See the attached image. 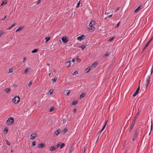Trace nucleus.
<instances>
[{"label": "nucleus", "instance_id": "f257e3e1", "mask_svg": "<svg viewBox=\"0 0 153 153\" xmlns=\"http://www.w3.org/2000/svg\"><path fill=\"white\" fill-rule=\"evenodd\" d=\"M6 123L9 126H10L14 124V120L13 117H9L6 121Z\"/></svg>", "mask_w": 153, "mask_h": 153}, {"label": "nucleus", "instance_id": "f03ea898", "mask_svg": "<svg viewBox=\"0 0 153 153\" xmlns=\"http://www.w3.org/2000/svg\"><path fill=\"white\" fill-rule=\"evenodd\" d=\"M97 65V63L96 62L92 64L91 66H89L85 69V72L86 73H88L93 66H94V67H95Z\"/></svg>", "mask_w": 153, "mask_h": 153}, {"label": "nucleus", "instance_id": "7ed1b4c3", "mask_svg": "<svg viewBox=\"0 0 153 153\" xmlns=\"http://www.w3.org/2000/svg\"><path fill=\"white\" fill-rule=\"evenodd\" d=\"M20 97L18 96H16L13 99L12 102L15 104H17L20 101Z\"/></svg>", "mask_w": 153, "mask_h": 153}, {"label": "nucleus", "instance_id": "20e7f679", "mask_svg": "<svg viewBox=\"0 0 153 153\" xmlns=\"http://www.w3.org/2000/svg\"><path fill=\"white\" fill-rule=\"evenodd\" d=\"M150 78L151 77L149 76H148L147 78L146 82V87H148V85H149L150 82Z\"/></svg>", "mask_w": 153, "mask_h": 153}, {"label": "nucleus", "instance_id": "39448f33", "mask_svg": "<svg viewBox=\"0 0 153 153\" xmlns=\"http://www.w3.org/2000/svg\"><path fill=\"white\" fill-rule=\"evenodd\" d=\"M138 136L137 133V131H135L134 133L133 136L132 140L134 141L137 138V137Z\"/></svg>", "mask_w": 153, "mask_h": 153}, {"label": "nucleus", "instance_id": "423d86ee", "mask_svg": "<svg viewBox=\"0 0 153 153\" xmlns=\"http://www.w3.org/2000/svg\"><path fill=\"white\" fill-rule=\"evenodd\" d=\"M137 118L136 117H135L134 120L131 123V124L130 125V127H131V130H132L133 128L135 123L136 120L137 119Z\"/></svg>", "mask_w": 153, "mask_h": 153}, {"label": "nucleus", "instance_id": "0eeeda50", "mask_svg": "<svg viewBox=\"0 0 153 153\" xmlns=\"http://www.w3.org/2000/svg\"><path fill=\"white\" fill-rule=\"evenodd\" d=\"M140 90V86L139 85L137 88V89L135 92L133 94V96L134 97H135L138 93Z\"/></svg>", "mask_w": 153, "mask_h": 153}, {"label": "nucleus", "instance_id": "6e6552de", "mask_svg": "<svg viewBox=\"0 0 153 153\" xmlns=\"http://www.w3.org/2000/svg\"><path fill=\"white\" fill-rule=\"evenodd\" d=\"M85 38L84 35H82L77 37V40L79 41H81L83 39Z\"/></svg>", "mask_w": 153, "mask_h": 153}, {"label": "nucleus", "instance_id": "1a4fd4ad", "mask_svg": "<svg viewBox=\"0 0 153 153\" xmlns=\"http://www.w3.org/2000/svg\"><path fill=\"white\" fill-rule=\"evenodd\" d=\"M37 137V135L36 134L34 133H33L31 134L30 138L31 139H34L36 138Z\"/></svg>", "mask_w": 153, "mask_h": 153}, {"label": "nucleus", "instance_id": "9d476101", "mask_svg": "<svg viewBox=\"0 0 153 153\" xmlns=\"http://www.w3.org/2000/svg\"><path fill=\"white\" fill-rule=\"evenodd\" d=\"M62 42L64 43H66L68 41V40L67 39L66 37L65 36L62 37Z\"/></svg>", "mask_w": 153, "mask_h": 153}, {"label": "nucleus", "instance_id": "9b49d317", "mask_svg": "<svg viewBox=\"0 0 153 153\" xmlns=\"http://www.w3.org/2000/svg\"><path fill=\"white\" fill-rule=\"evenodd\" d=\"M107 123H108V120H106L104 122V124L101 129L102 131H103V130L106 127V126L107 125Z\"/></svg>", "mask_w": 153, "mask_h": 153}, {"label": "nucleus", "instance_id": "f8f14e48", "mask_svg": "<svg viewBox=\"0 0 153 153\" xmlns=\"http://www.w3.org/2000/svg\"><path fill=\"white\" fill-rule=\"evenodd\" d=\"M60 130L58 129L57 130H56L54 134L55 136V135H56V136H57L60 133Z\"/></svg>", "mask_w": 153, "mask_h": 153}, {"label": "nucleus", "instance_id": "ddd939ff", "mask_svg": "<svg viewBox=\"0 0 153 153\" xmlns=\"http://www.w3.org/2000/svg\"><path fill=\"white\" fill-rule=\"evenodd\" d=\"M95 22L94 20L91 21L89 24V26L95 25Z\"/></svg>", "mask_w": 153, "mask_h": 153}, {"label": "nucleus", "instance_id": "4468645a", "mask_svg": "<svg viewBox=\"0 0 153 153\" xmlns=\"http://www.w3.org/2000/svg\"><path fill=\"white\" fill-rule=\"evenodd\" d=\"M94 26L95 25H92L91 26H89V27L88 28L90 30H94L95 29V27H94Z\"/></svg>", "mask_w": 153, "mask_h": 153}, {"label": "nucleus", "instance_id": "2eb2a0df", "mask_svg": "<svg viewBox=\"0 0 153 153\" xmlns=\"http://www.w3.org/2000/svg\"><path fill=\"white\" fill-rule=\"evenodd\" d=\"M6 32L5 30H0V37H1Z\"/></svg>", "mask_w": 153, "mask_h": 153}, {"label": "nucleus", "instance_id": "dca6fc26", "mask_svg": "<svg viewBox=\"0 0 153 153\" xmlns=\"http://www.w3.org/2000/svg\"><path fill=\"white\" fill-rule=\"evenodd\" d=\"M11 91V89L9 88H6L5 89V91L7 93H9Z\"/></svg>", "mask_w": 153, "mask_h": 153}, {"label": "nucleus", "instance_id": "f3484780", "mask_svg": "<svg viewBox=\"0 0 153 153\" xmlns=\"http://www.w3.org/2000/svg\"><path fill=\"white\" fill-rule=\"evenodd\" d=\"M44 146H45V145L44 144L42 143L40 144L39 145L38 148H41V149H42L44 147Z\"/></svg>", "mask_w": 153, "mask_h": 153}, {"label": "nucleus", "instance_id": "a211bd4d", "mask_svg": "<svg viewBox=\"0 0 153 153\" xmlns=\"http://www.w3.org/2000/svg\"><path fill=\"white\" fill-rule=\"evenodd\" d=\"M24 28V27H19L18 29H17L16 31V32H19V31H21L23 28Z\"/></svg>", "mask_w": 153, "mask_h": 153}, {"label": "nucleus", "instance_id": "6ab92c4d", "mask_svg": "<svg viewBox=\"0 0 153 153\" xmlns=\"http://www.w3.org/2000/svg\"><path fill=\"white\" fill-rule=\"evenodd\" d=\"M150 41H149L147 43V44L144 47V48L143 49L144 50L145 48H146L148 47V46H149V45L150 43Z\"/></svg>", "mask_w": 153, "mask_h": 153}, {"label": "nucleus", "instance_id": "aec40b11", "mask_svg": "<svg viewBox=\"0 0 153 153\" xmlns=\"http://www.w3.org/2000/svg\"><path fill=\"white\" fill-rule=\"evenodd\" d=\"M30 70V68H26L24 70V72L25 74L28 73Z\"/></svg>", "mask_w": 153, "mask_h": 153}, {"label": "nucleus", "instance_id": "412c9836", "mask_svg": "<svg viewBox=\"0 0 153 153\" xmlns=\"http://www.w3.org/2000/svg\"><path fill=\"white\" fill-rule=\"evenodd\" d=\"M7 4V1L3 0L1 3V6H2L4 4Z\"/></svg>", "mask_w": 153, "mask_h": 153}, {"label": "nucleus", "instance_id": "4be33fe9", "mask_svg": "<svg viewBox=\"0 0 153 153\" xmlns=\"http://www.w3.org/2000/svg\"><path fill=\"white\" fill-rule=\"evenodd\" d=\"M66 65L68 67L70 66L71 65V61L67 62L66 63Z\"/></svg>", "mask_w": 153, "mask_h": 153}, {"label": "nucleus", "instance_id": "5701e85b", "mask_svg": "<svg viewBox=\"0 0 153 153\" xmlns=\"http://www.w3.org/2000/svg\"><path fill=\"white\" fill-rule=\"evenodd\" d=\"M16 25L15 24H14L12 25L11 27L7 29V30H10L13 27H14Z\"/></svg>", "mask_w": 153, "mask_h": 153}, {"label": "nucleus", "instance_id": "b1692460", "mask_svg": "<svg viewBox=\"0 0 153 153\" xmlns=\"http://www.w3.org/2000/svg\"><path fill=\"white\" fill-rule=\"evenodd\" d=\"M78 47L81 48L82 50H83L85 48V46L84 45H81L80 46Z\"/></svg>", "mask_w": 153, "mask_h": 153}, {"label": "nucleus", "instance_id": "393cba45", "mask_svg": "<svg viewBox=\"0 0 153 153\" xmlns=\"http://www.w3.org/2000/svg\"><path fill=\"white\" fill-rule=\"evenodd\" d=\"M57 79L56 77L52 79V80L53 81V83H54L55 82H56V81Z\"/></svg>", "mask_w": 153, "mask_h": 153}, {"label": "nucleus", "instance_id": "a878e982", "mask_svg": "<svg viewBox=\"0 0 153 153\" xmlns=\"http://www.w3.org/2000/svg\"><path fill=\"white\" fill-rule=\"evenodd\" d=\"M140 9V7L139 6L135 10L134 12L137 13Z\"/></svg>", "mask_w": 153, "mask_h": 153}, {"label": "nucleus", "instance_id": "bb28decb", "mask_svg": "<svg viewBox=\"0 0 153 153\" xmlns=\"http://www.w3.org/2000/svg\"><path fill=\"white\" fill-rule=\"evenodd\" d=\"M45 39H46V41L45 42V43H46L50 39V37H45Z\"/></svg>", "mask_w": 153, "mask_h": 153}, {"label": "nucleus", "instance_id": "cd10ccee", "mask_svg": "<svg viewBox=\"0 0 153 153\" xmlns=\"http://www.w3.org/2000/svg\"><path fill=\"white\" fill-rule=\"evenodd\" d=\"M85 96V93L81 94L80 96V98H83Z\"/></svg>", "mask_w": 153, "mask_h": 153}, {"label": "nucleus", "instance_id": "c85d7f7f", "mask_svg": "<svg viewBox=\"0 0 153 153\" xmlns=\"http://www.w3.org/2000/svg\"><path fill=\"white\" fill-rule=\"evenodd\" d=\"M38 51V50L37 49H34V50L32 51H31V53H36V52H37Z\"/></svg>", "mask_w": 153, "mask_h": 153}, {"label": "nucleus", "instance_id": "c756f323", "mask_svg": "<svg viewBox=\"0 0 153 153\" xmlns=\"http://www.w3.org/2000/svg\"><path fill=\"white\" fill-rule=\"evenodd\" d=\"M77 103L78 102L74 100L72 102V104L73 105H75L77 104Z\"/></svg>", "mask_w": 153, "mask_h": 153}, {"label": "nucleus", "instance_id": "7c9ffc66", "mask_svg": "<svg viewBox=\"0 0 153 153\" xmlns=\"http://www.w3.org/2000/svg\"><path fill=\"white\" fill-rule=\"evenodd\" d=\"M55 149L54 148V146H52L50 148V150L51 151H53L54 150H55Z\"/></svg>", "mask_w": 153, "mask_h": 153}, {"label": "nucleus", "instance_id": "2f4dec72", "mask_svg": "<svg viewBox=\"0 0 153 153\" xmlns=\"http://www.w3.org/2000/svg\"><path fill=\"white\" fill-rule=\"evenodd\" d=\"M67 131V129L66 128H65L63 130L62 132L64 133V134H65L66 133Z\"/></svg>", "mask_w": 153, "mask_h": 153}, {"label": "nucleus", "instance_id": "473e14b6", "mask_svg": "<svg viewBox=\"0 0 153 153\" xmlns=\"http://www.w3.org/2000/svg\"><path fill=\"white\" fill-rule=\"evenodd\" d=\"M110 53L107 52L105 54L104 56L105 57H107L110 54Z\"/></svg>", "mask_w": 153, "mask_h": 153}, {"label": "nucleus", "instance_id": "72a5a7b5", "mask_svg": "<svg viewBox=\"0 0 153 153\" xmlns=\"http://www.w3.org/2000/svg\"><path fill=\"white\" fill-rule=\"evenodd\" d=\"M103 131H102V129H101V130L99 132V136H98V137L97 138V140H98V139H99L100 135V134H101V133Z\"/></svg>", "mask_w": 153, "mask_h": 153}, {"label": "nucleus", "instance_id": "f704fd0d", "mask_svg": "<svg viewBox=\"0 0 153 153\" xmlns=\"http://www.w3.org/2000/svg\"><path fill=\"white\" fill-rule=\"evenodd\" d=\"M114 37H112L111 38H110L109 40H108V41L109 42H111L113 40V39H114Z\"/></svg>", "mask_w": 153, "mask_h": 153}, {"label": "nucleus", "instance_id": "c9c22d12", "mask_svg": "<svg viewBox=\"0 0 153 153\" xmlns=\"http://www.w3.org/2000/svg\"><path fill=\"white\" fill-rule=\"evenodd\" d=\"M65 144L63 143H61V145L60 146V149H62L63 147L65 146Z\"/></svg>", "mask_w": 153, "mask_h": 153}, {"label": "nucleus", "instance_id": "e433bc0d", "mask_svg": "<svg viewBox=\"0 0 153 153\" xmlns=\"http://www.w3.org/2000/svg\"><path fill=\"white\" fill-rule=\"evenodd\" d=\"M120 23V22H119L118 23V24L117 25H115V28H117V27H118V26L119 25Z\"/></svg>", "mask_w": 153, "mask_h": 153}, {"label": "nucleus", "instance_id": "4c0bfd02", "mask_svg": "<svg viewBox=\"0 0 153 153\" xmlns=\"http://www.w3.org/2000/svg\"><path fill=\"white\" fill-rule=\"evenodd\" d=\"M54 109V107H53L51 108L50 110V111L51 112L53 111Z\"/></svg>", "mask_w": 153, "mask_h": 153}, {"label": "nucleus", "instance_id": "58836bf2", "mask_svg": "<svg viewBox=\"0 0 153 153\" xmlns=\"http://www.w3.org/2000/svg\"><path fill=\"white\" fill-rule=\"evenodd\" d=\"M78 72L77 71H75L72 73V75H75L76 74H78Z\"/></svg>", "mask_w": 153, "mask_h": 153}, {"label": "nucleus", "instance_id": "ea45409f", "mask_svg": "<svg viewBox=\"0 0 153 153\" xmlns=\"http://www.w3.org/2000/svg\"><path fill=\"white\" fill-rule=\"evenodd\" d=\"M80 4V1H79L78 2V3L77 4V6H76V8H78L79 7V5Z\"/></svg>", "mask_w": 153, "mask_h": 153}, {"label": "nucleus", "instance_id": "a19ab883", "mask_svg": "<svg viewBox=\"0 0 153 153\" xmlns=\"http://www.w3.org/2000/svg\"><path fill=\"white\" fill-rule=\"evenodd\" d=\"M5 131H6V132L5 133V134H7V133L8 131V129L7 128H5L4 130V132H5Z\"/></svg>", "mask_w": 153, "mask_h": 153}, {"label": "nucleus", "instance_id": "79ce46f5", "mask_svg": "<svg viewBox=\"0 0 153 153\" xmlns=\"http://www.w3.org/2000/svg\"><path fill=\"white\" fill-rule=\"evenodd\" d=\"M32 82H30L28 84V86L29 87H30L32 85Z\"/></svg>", "mask_w": 153, "mask_h": 153}, {"label": "nucleus", "instance_id": "37998d69", "mask_svg": "<svg viewBox=\"0 0 153 153\" xmlns=\"http://www.w3.org/2000/svg\"><path fill=\"white\" fill-rule=\"evenodd\" d=\"M49 92H50L49 95H50L51 94L53 93V90L52 89H51L50 90Z\"/></svg>", "mask_w": 153, "mask_h": 153}, {"label": "nucleus", "instance_id": "c03bdc74", "mask_svg": "<svg viewBox=\"0 0 153 153\" xmlns=\"http://www.w3.org/2000/svg\"><path fill=\"white\" fill-rule=\"evenodd\" d=\"M6 143L7 145L8 146H10V143L9 142L8 140L6 141Z\"/></svg>", "mask_w": 153, "mask_h": 153}, {"label": "nucleus", "instance_id": "a18cd8bd", "mask_svg": "<svg viewBox=\"0 0 153 153\" xmlns=\"http://www.w3.org/2000/svg\"><path fill=\"white\" fill-rule=\"evenodd\" d=\"M26 59V58L25 57H24L23 58L22 62H25Z\"/></svg>", "mask_w": 153, "mask_h": 153}, {"label": "nucleus", "instance_id": "49530a36", "mask_svg": "<svg viewBox=\"0 0 153 153\" xmlns=\"http://www.w3.org/2000/svg\"><path fill=\"white\" fill-rule=\"evenodd\" d=\"M36 145V142H35V141L33 142V143H32V145H33V146H35Z\"/></svg>", "mask_w": 153, "mask_h": 153}, {"label": "nucleus", "instance_id": "de8ad7c7", "mask_svg": "<svg viewBox=\"0 0 153 153\" xmlns=\"http://www.w3.org/2000/svg\"><path fill=\"white\" fill-rule=\"evenodd\" d=\"M42 0H38L36 2V4H39Z\"/></svg>", "mask_w": 153, "mask_h": 153}, {"label": "nucleus", "instance_id": "09e8293b", "mask_svg": "<svg viewBox=\"0 0 153 153\" xmlns=\"http://www.w3.org/2000/svg\"><path fill=\"white\" fill-rule=\"evenodd\" d=\"M61 146V144L59 143L57 145V148H58L59 147H60Z\"/></svg>", "mask_w": 153, "mask_h": 153}, {"label": "nucleus", "instance_id": "8fccbe9b", "mask_svg": "<svg viewBox=\"0 0 153 153\" xmlns=\"http://www.w3.org/2000/svg\"><path fill=\"white\" fill-rule=\"evenodd\" d=\"M152 122L151 125V130H152ZM150 132H150L149 134H150Z\"/></svg>", "mask_w": 153, "mask_h": 153}, {"label": "nucleus", "instance_id": "3c124183", "mask_svg": "<svg viewBox=\"0 0 153 153\" xmlns=\"http://www.w3.org/2000/svg\"><path fill=\"white\" fill-rule=\"evenodd\" d=\"M9 71L10 72V73H12L13 71L12 69L10 68L9 69Z\"/></svg>", "mask_w": 153, "mask_h": 153}, {"label": "nucleus", "instance_id": "603ef678", "mask_svg": "<svg viewBox=\"0 0 153 153\" xmlns=\"http://www.w3.org/2000/svg\"><path fill=\"white\" fill-rule=\"evenodd\" d=\"M153 39V36L149 40V41H150V42H151V41Z\"/></svg>", "mask_w": 153, "mask_h": 153}, {"label": "nucleus", "instance_id": "864d4df0", "mask_svg": "<svg viewBox=\"0 0 153 153\" xmlns=\"http://www.w3.org/2000/svg\"><path fill=\"white\" fill-rule=\"evenodd\" d=\"M153 39V36L149 40V41H150V42H151V41Z\"/></svg>", "mask_w": 153, "mask_h": 153}, {"label": "nucleus", "instance_id": "5fc2aeb1", "mask_svg": "<svg viewBox=\"0 0 153 153\" xmlns=\"http://www.w3.org/2000/svg\"><path fill=\"white\" fill-rule=\"evenodd\" d=\"M76 61L79 62L80 61V59L77 58L76 59Z\"/></svg>", "mask_w": 153, "mask_h": 153}, {"label": "nucleus", "instance_id": "6e6d98bb", "mask_svg": "<svg viewBox=\"0 0 153 153\" xmlns=\"http://www.w3.org/2000/svg\"><path fill=\"white\" fill-rule=\"evenodd\" d=\"M119 8H120V7H117L116 10V11H118L119 9Z\"/></svg>", "mask_w": 153, "mask_h": 153}, {"label": "nucleus", "instance_id": "4d7b16f0", "mask_svg": "<svg viewBox=\"0 0 153 153\" xmlns=\"http://www.w3.org/2000/svg\"><path fill=\"white\" fill-rule=\"evenodd\" d=\"M76 108H74L73 110L74 112L76 113Z\"/></svg>", "mask_w": 153, "mask_h": 153}, {"label": "nucleus", "instance_id": "13d9d810", "mask_svg": "<svg viewBox=\"0 0 153 153\" xmlns=\"http://www.w3.org/2000/svg\"><path fill=\"white\" fill-rule=\"evenodd\" d=\"M75 59H74V58H73V59H72V62H74V61H75Z\"/></svg>", "mask_w": 153, "mask_h": 153}, {"label": "nucleus", "instance_id": "bf43d9fd", "mask_svg": "<svg viewBox=\"0 0 153 153\" xmlns=\"http://www.w3.org/2000/svg\"><path fill=\"white\" fill-rule=\"evenodd\" d=\"M70 93V91H68V92L67 93V95H68L69 94V93Z\"/></svg>", "mask_w": 153, "mask_h": 153}, {"label": "nucleus", "instance_id": "052dcab7", "mask_svg": "<svg viewBox=\"0 0 153 153\" xmlns=\"http://www.w3.org/2000/svg\"><path fill=\"white\" fill-rule=\"evenodd\" d=\"M112 14H111V15H110V16H108V17L110 18V17L112 16Z\"/></svg>", "mask_w": 153, "mask_h": 153}, {"label": "nucleus", "instance_id": "680f3d73", "mask_svg": "<svg viewBox=\"0 0 153 153\" xmlns=\"http://www.w3.org/2000/svg\"><path fill=\"white\" fill-rule=\"evenodd\" d=\"M47 65H48V66H49L50 65V64L48 63H47Z\"/></svg>", "mask_w": 153, "mask_h": 153}, {"label": "nucleus", "instance_id": "e2e57ef3", "mask_svg": "<svg viewBox=\"0 0 153 153\" xmlns=\"http://www.w3.org/2000/svg\"><path fill=\"white\" fill-rule=\"evenodd\" d=\"M51 73H50V74H49V76H51Z\"/></svg>", "mask_w": 153, "mask_h": 153}, {"label": "nucleus", "instance_id": "0e129e2a", "mask_svg": "<svg viewBox=\"0 0 153 153\" xmlns=\"http://www.w3.org/2000/svg\"><path fill=\"white\" fill-rule=\"evenodd\" d=\"M6 17V16L4 17V19H3V20H4Z\"/></svg>", "mask_w": 153, "mask_h": 153}, {"label": "nucleus", "instance_id": "69168bd1", "mask_svg": "<svg viewBox=\"0 0 153 153\" xmlns=\"http://www.w3.org/2000/svg\"><path fill=\"white\" fill-rule=\"evenodd\" d=\"M131 128H130V130H129V132H130V131H131Z\"/></svg>", "mask_w": 153, "mask_h": 153}, {"label": "nucleus", "instance_id": "338daca9", "mask_svg": "<svg viewBox=\"0 0 153 153\" xmlns=\"http://www.w3.org/2000/svg\"><path fill=\"white\" fill-rule=\"evenodd\" d=\"M54 72H55V70H54Z\"/></svg>", "mask_w": 153, "mask_h": 153}, {"label": "nucleus", "instance_id": "774afa93", "mask_svg": "<svg viewBox=\"0 0 153 153\" xmlns=\"http://www.w3.org/2000/svg\"><path fill=\"white\" fill-rule=\"evenodd\" d=\"M13 152V150H11V152Z\"/></svg>", "mask_w": 153, "mask_h": 153}]
</instances>
